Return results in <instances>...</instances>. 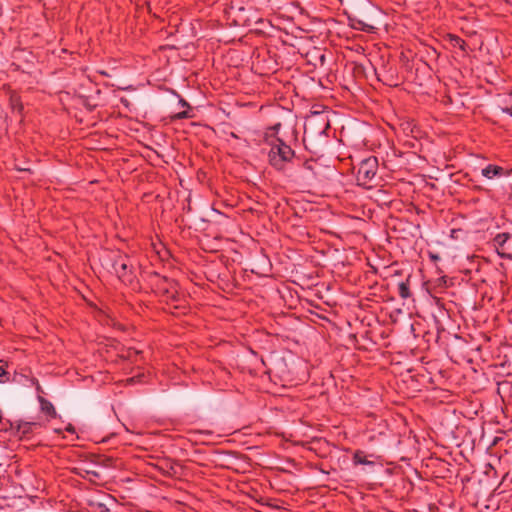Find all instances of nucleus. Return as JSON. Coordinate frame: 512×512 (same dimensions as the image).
Here are the masks:
<instances>
[{
    "label": "nucleus",
    "instance_id": "f257e3e1",
    "mask_svg": "<svg viewBox=\"0 0 512 512\" xmlns=\"http://www.w3.org/2000/svg\"><path fill=\"white\" fill-rule=\"evenodd\" d=\"M294 157V151L290 146L285 144L282 140L276 139V142L272 144L269 152L270 164L278 169L282 170L287 162H290Z\"/></svg>",
    "mask_w": 512,
    "mask_h": 512
},
{
    "label": "nucleus",
    "instance_id": "6e6552de",
    "mask_svg": "<svg viewBox=\"0 0 512 512\" xmlns=\"http://www.w3.org/2000/svg\"><path fill=\"white\" fill-rule=\"evenodd\" d=\"M398 294L402 299H407L410 297V288H409V282H400L398 284Z\"/></svg>",
    "mask_w": 512,
    "mask_h": 512
},
{
    "label": "nucleus",
    "instance_id": "f3484780",
    "mask_svg": "<svg viewBox=\"0 0 512 512\" xmlns=\"http://www.w3.org/2000/svg\"><path fill=\"white\" fill-rule=\"evenodd\" d=\"M179 104H180L181 106H183V107L188 106L187 102H186L185 100H183V99H181V100L179 101Z\"/></svg>",
    "mask_w": 512,
    "mask_h": 512
},
{
    "label": "nucleus",
    "instance_id": "ddd939ff",
    "mask_svg": "<svg viewBox=\"0 0 512 512\" xmlns=\"http://www.w3.org/2000/svg\"><path fill=\"white\" fill-rule=\"evenodd\" d=\"M455 41H456V43L459 45V47H460L461 49H464V46H465V42H464V40L460 39L459 37H456V38H455Z\"/></svg>",
    "mask_w": 512,
    "mask_h": 512
},
{
    "label": "nucleus",
    "instance_id": "39448f33",
    "mask_svg": "<svg viewBox=\"0 0 512 512\" xmlns=\"http://www.w3.org/2000/svg\"><path fill=\"white\" fill-rule=\"evenodd\" d=\"M482 175L487 179L501 177L504 174V169L497 165H488L482 169Z\"/></svg>",
    "mask_w": 512,
    "mask_h": 512
},
{
    "label": "nucleus",
    "instance_id": "f03ea898",
    "mask_svg": "<svg viewBox=\"0 0 512 512\" xmlns=\"http://www.w3.org/2000/svg\"><path fill=\"white\" fill-rule=\"evenodd\" d=\"M112 268L123 283L127 284L133 281L132 266L126 255L117 254L113 260Z\"/></svg>",
    "mask_w": 512,
    "mask_h": 512
},
{
    "label": "nucleus",
    "instance_id": "4468645a",
    "mask_svg": "<svg viewBox=\"0 0 512 512\" xmlns=\"http://www.w3.org/2000/svg\"><path fill=\"white\" fill-rule=\"evenodd\" d=\"M502 111L506 114H509L510 116H512V105L511 106H507L505 108H502Z\"/></svg>",
    "mask_w": 512,
    "mask_h": 512
},
{
    "label": "nucleus",
    "instance_id": "1a4fd4ad",
    "mask_svg": "<svg viewBox=\"0 0 512 512\" xmlns=\"http://www.w3.org/2000/svg\"><path fill=\"white\" fill-rule=\"evenodd\" d=\"M8 366L7 361L1 359L0 360V383H6L9 381V373L6 371V368Z\"/></svg>",
    "mask_w": 512,
    "mask_h": 512
},
{
    "label": "nucleus",
    "instance_id": "dca6fc26",
    "mask_svg": "<svg viewBox=\"0 0 512 512\" xmlns=\"http://www.w3.org/2000/svg\"><path fill=\"white\" fill-rule=\"evenodd\" d=\"M98 506H99V509H100L101 512H107L108 511V508H106V506L104 504L99 503Z\"/></svg>",
    "mask_w": 512,
    "mask_h": 512
},
{
    "label": "nucleus",
    "instance_id": "20e7f679",
    "mask_svg": "<svg viewBox=\"0 0 512 512\" xmlns=\"http://www.w3.org/2000/svg\"><path fill=\"white\" fill-rule=\"evenodd\" d=\"M157 291L165 297L166 301H177L176 283L167 278H158L155 284Z\"/></svg>",
    "mask_w": 512,
    "mask_h": 512
},
{
    "label": "nucleus",
    "instance_id": "9b49d317",
    "mask_svg": "<svg viewBox=\"0 0 512 512\" xmlns=\"http://www.w3.org/2000/svg\"><path fill=\"white\" fill-rule=\"evenodd\" d=\"M36 426V424L34 423H24V424H21L18 428V431L19 433H21L22 435H25L29 432L32 431V428Z\"/></svg>",
    "mask_w": 512,
    "mask_h": 512
},
{
    "label": "nucleus",
    "instance_id": "2eb2a0df",
    "mask_svg": "<svg viewBox=\"0 0 512 512\" xmlns=\"http://www.w3.org/2000/svg\"><path fill=\"white\" fill-rule=\"evenodd\" d=\"M13 109L17 110L20 113L22 110V105L21 104H13Z\"/></svg>",
    "mask_w": 512,
    "mask_h": 512
},
{
    "label": "nucleus",
    "instance_id": "0eeeda50",
    "mask_svg": "<svg viewBox=\"0 0 512 512\" xmlns=\"http://www.w3.org/2000/svg\"><path fill=\"white\" fill-rule=\"evenodd\" d=\"M40 404H41V410L45 414H47V415H49L51 417H55L56 416V410H55L53 404L50 401H48V400H46L44 398H40Z\"/></svg>",
    "mask_w": 512,
    "mask_h": 512
},
{
    "label": "nucleus",
    "instance_id": "9d476101",
    "mask_svg": "<svg viewBox=\"0 0 512 512\" xmlns=\"http://www.w3.org/2000/svg\"><path fill=\"white\" fill-rule=\"evenodd\" d=\"M509 238H510V235L508 233H499L494 238V242L498 246H503Z\"/></svg>",
    "mask_w": 512,
    "mask_h": 512
},
{
    "label": "nucleus",
    "instance_id": "a211bd4d",
    "mask_svg": "<svg viewBox=\"0 0 512 512\" xmlns=\"http://www.w3.org/2000/svg\"><path fill=\"white\" fill-rule=\"evenodd\" d=\"M67 431L74 432V428L72 426L67 427Z\"/></svg>",
    "mask_w": 512,
    "mask_h": 512
},
{
    "label": "nucleus",
    "instance_id": "423d86ee",
    "mask_svg": "<svg viewBox=\"0 0 512 512\" xmlns=\"http://www.w3.org/2000/svg\"><path fill=\"white\" fill-rule=\"evenodd\" d=\"M355 465H373L374 462L367 459L363 451L357 450L353 455Z\"/></svg>",
    "mask_w": 512,
    "mask_h": 512
},
{
    "label": "nucleus",
    "instance_id": "f8f14e48",
    "mask_svg": "<svg viewBox=\"0 0 512 512\" xmlns=\"http://www.w3.org/2000/svg\"><path fill=\"white\" fill-rule=\"evenodd\" d=\"M189 117H190V115L187 110L178 112L177 114L174 115L175 119H185V118H189Z\"/></svg>",
    "mask_w": 512,
    "mask_h": 512
},
{
    "label": "nucleus",
    "instance_id": "7ed1b4c3",
    "mask_svg": "<svg viewBox=\"0 0 512 512\" xmlns=\"http://www.w3.org/2000/svg\"><path fill=\"white\" fill-rule=\"evenodd\" d=\"M378 161L376 157H368L364 159L357 171V180L360 184L366 185L377 174Z\"/></svg>",
    "mask_w": 512,
    "mask_h": 512
}]
</instances>
